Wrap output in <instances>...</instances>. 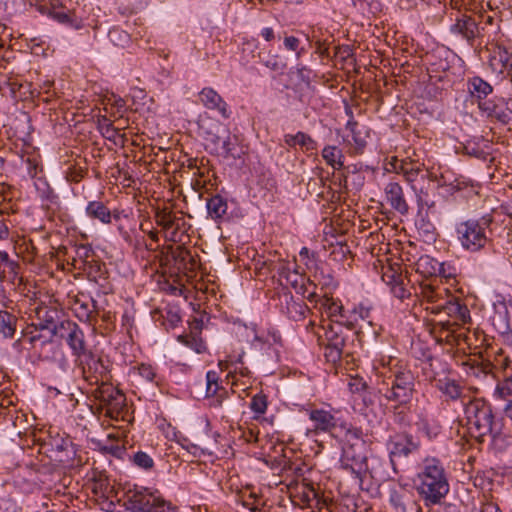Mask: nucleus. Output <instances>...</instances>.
<instances>
[{
	"mask_svg": "<svg viewBox=\"0 0 512 512\" xmlns=\"http://www.w3.org/2000/svg\"><path fill=\"white\" fill-rule=\"evenodd\" d=\"M182 446L193 456L200 457L205 453L204 448H201L200 446L187 442L186 444H182Z\"/></svg>",
	"mask_w": 512,
	"mask_h": 512,
	"instance_id": "nucleus-61",
	"label": "nucleus"
},
{
	"mask_svg": "<svg viewBox=\"0 0 512 512\" xmlns=\"http://www.w3.org/2000/svg\"><path fill=\"white\" fill-rule=\"evenodd\" d=\"M320 306L332 322L337 324L339 327L344 326V324H342V319L347 316V310L344 309L339 300L324 296L320 299Z\"/></svg>",
	"mask_w": 512,
	"mask_h": 512,
	"instance_id": "nucleus-28",
	"label": "nucleus"
},
{
	"mask_svg": "<svg viewBox=\"0 0 512 512\" xmlns=\"http://www.w3.org/2000/svg\"><path fill=\"white\" fill-rule=\"evenodd\" d=\"M340 468L354 475L359 483L363 482L367 474L372 478H375L377 475L374 468L370 469L368 467L366 446L355 448L353 445H343Z\"/></svg>",
	"mask_w": 512,
	"mask_h": 512,
	"instance_id": "nucleus-7",
	"label": "nucleus"
},
{
	"mask_svg": "<svg viewBox=\"0 0 512 512\" xmlns=\"http://www.w3.org/2000/svg\"><path fill=\"white\" fill-rule=\"evenodd\" d=\"M85 213L88 218L97 220L102 224H110L112 222V213L102 201H89L85 208Z\"/></svg>",
	"mask_w": 512,
	"mask_h": 512,
	"instance_id": "nucleus-30",
	"label": "nucleus"
},
{
	"mask_svg": "<svg viewBox=\"0 0 512 512\" xmlns=\"http://www.w3.org/2000/svg\"><path fill=\"white\" fill-rule=\"evenodd\" d=\"M93 395L99 401V408L105 416L118 419L125 409V395L112 384L99 385L93 390Z\"/></svg>",
	"mask_w": 512,
	"mask_h": 512,
	"instance_id": "nucleus-12",
	"label": "nucleus"
},
{
	"mask_svg": "<svg viewBox=\"0 0 512 512\" xmlns=\"http://www.w3.org/2000/svg\"><path fill=\"white\" fill-rule=\"evenodd\" d=\"M340 428L344 431V445H353L355 448L366 446L361 428L352 426L345 422L340 424Z\"/></svg>",
	"mask_w": 512,
	"mask_h": 512,
	"instance_id": "nucleus-39",
	"label": "nucleus"
},
{
	"mask_svg": "<svg viewBox=\"0 0 512 512\" xmlns=\"http://www.w3.org/2000/svg\"><path fill=\"white\" fill-rule=\"evenodd\" d=\"M33 311L37 320L34 325L40 329H49L51 337L54 336V327L59 325L57 321L61 316L59 305L55 301L49 300L48 303H38Z\"/></svg>",
	"mask_w": 512,
	"mask_h": 512,
	"instance_id": "nucleus-19",
	"label": "nucleus"
},
{
	"mask_svg": "<svg viewBox=\"0 0 512 512\" xmlns=\"http://www.w3.org/2000/svg\"><path fill=\"white\" fill-rule=\"evenodd\" d=\"M389 503L394 512H422V507L413 491L404 485H393L389 489Z\"/></svg>",
	"mask_w": 512,
	"mask_h": 512,
	"instance_id": "nucleus-15",
	"label": "nucleus"
},
{
	"mask_svg": "<svg viewBox=\"0 0 512 512\" xmlns=\"http://www.w3.org/2000/svg\"><path fill=\"white\" fill-rule=\"evenodd\" d=\"M511 53L505 47L496 45L492 48L489 57V65L494 72L503 73L506 71Z\"/></svg>",
	"mask_w": 512,
	"mask_h": 512,
	"instance_id": "nucleus-32",
	"label": "nucleus"
},
{
	"mask_svg": "<svg viewBox=\"0 0 512 512\" xmlns=\"http://www.w3.org/2000/svg\"><path fill=\"white\" fill-rule=\"evenodd\" d=\"M443 264L428 255L421 256L416 262V271L424 276H433L441 273Z\"/></svg>",
	"mask_w": 512,
	"mask_h": 512,
	"instance_id": "nucleus-40",
	"label": "nucleus"
},
{
	"mask_svg": "<svg viewBox=\"0 0 512 512\" xmlns=\"http://www.w3.org/2000/svg\"><path fill=\"white\" fill-rule=\"evenodd\" d=\"M385 198L390 206L400 213L406 215L409 211V205L404 197V192L398 182L391 181L384 188Z\"/></svg>",
	"mask_w": 512,
	"mask_h": 512,
	"instance_id": "nucleus-25",
	"label": "nucleus"
},
{
	"mask_svg": "<svg viewBox=\"0 0 512 512\" xmlns=\"http://www.w3.org/2000/svg\"><path fill=\"white\" fill-rule=\"evenodd\" d=\"M31 5H35L41 12L52 11L56 8L58 4V0H28Z\"/></svg>",
	"mask_w": 512,
	"mask_h": 512,
	"instance_id": "nucleus-57",
	"label": "nucleus"
},
{
	"mask_svg": "<svg viewBox=\"0 0 512 512\" xmlns=\"http://www.w3.org/2000/svg\"><path fill=\"white\" fill-rule=\"evenodd\" d=\"M321 155L326 164L335 170H340L344 166V154L342 150L337 146H325L321 152Z\"/></svg>",
	"mask_w": 512,
	"mask_h": 512,
	"instance_id": "nucleus-37",
	"label": "nucleus"
},
{
	"mask_svg": "<svg viewBox=\"0 0 512 512\" xmlns=\"http://www.w3.org/2000/svg\"><path fill=\"white\" fill-rule=\"evenodd\" d=\"M77 367L80 368L83 378L91 385L111 384L110 361L102 357L95 356L91 351L86 353L80 359L75 360Z\"/></svg>",
	"mask_w": 512,
	"mask_h": 512,
	"instance_id": "nucleus-8",
	"label": "nucleus"
},
{
	"mask_svg": "<svg viewBox=\"0 0 512 512\" xmlns=\"http://www.w3.org/2000/svg\"><path fill=\"white\" fill-rule=\"evenodd\" d=\"M133 462L136 466L145 470H150L154 466L152 457L143 451H138L134 454Z\"/></svg>",
	"mask_w": 512,
	"mask_h": 512,
	"instance_id": "nucleus-52",
	"label": "nucleus"
},
{
	"mask_svg": "<svg viewBox=\"0 0 512 512\" xmlns=\"http://www.w3.org/2000/svg\"><path fill=\"white\" fill-rule=\"evenodd\" d=\"M257 58L263 66L279 75L283 74L287 68L284 57L272 50L259 51Z\"/></svg>",
	"mask_w": 512,
	"mask_h": 512,
	"instance_id": "nucleus-29",
	"label": "nucleus"
},
{
	"mask_svg": "<svg viewBox=\"0 0 512 512\" xmlns=\"http://www.w3.org/2000/svg\"><path fill=\"white\" fill-rule=\"evenodd\" d=\"M439 185L446 188V191L450 194H454L468 187V183L463 176H455L448 170L441 173Z\"/></svg>",
	"mask_w": 512,
	"mask_h": 512,
	"instance_id": "nucleus-34",
	"label": "nucleus"
},
{
	"mask_svg": "<svg viewBox=\"0 0 512 512\" xmlns=\"http://www.w3.org/2000/svg\"><path fill=\"white\" fill-rule=\"evenodd\" d=\"M251 411L255 414L254 419H257L261 415L266 413L268 407L267 396L263 392L255 394L249 405Z\"/></svg>",
	"mask_w": 512,
	"mask_h": 512,
	"instance_id": "nucleus-43",
	"label": "nucleus"
},
{
	"mask_svg": "<svg viewBox=\"0 0 512 512\" xmlns=\"http://www.w3.org/2000/svg\"><path fill=\"white\" fill-rule=\"evenodd\" d=\"M491 29L486 26H479L475 16L458 12L454 22L450 25L449 31L453 37L473 45L476 39H484L490 34Z\"/></svg>",
	"mask_w": 512,
	"mask_h": 512,
	"instance_id": "nucleus-11",
	"label": "nucleus"
},
{
	"mask_svg": "<svg viewBox=\"0 0 512 512\" xmlns=\"http://www.w3.org/2000/svg\"><path fill=\"white\" fill-rule=\"evenodd\" d=\"M348 387L352 393H360L367 388V384L360 378H352L348 383Z\"/></svg>",
	"mask_w": 512,
	"mask_h": 512,
	"instance_id": "nucleus-60",
	"label": "nucleus"
},
{
	"mask_svg": "<svg viewBox=\"0 0 512 512\" xmlns=\"http://www.w3.org/2000/svg\"><path fill=\"white\" fill-rule=\"evenodd\" d=\"M260 36L266 41L271 42L275 40L276 34L272 27H264L260 31Z\"/></svg>",
	"mask_w": 512,
	"mask_h": 512,
	"instance_id": "nucleus-63",
	"label": "nucleus"
},
{
	"mask_svg": "<svg viewBox=\"0 0 512 512\" xmlns=\"http://www.w3.org/2000/svg\"><path fill=\"white\" fill-rule=\"evenodd\" d=\"M464 151H465V154L469 155V156H473L477 159H481L483 161H492L493 158L490 156V153L486 150H484L483 148H481L478 144L474 143V142H468L465 146H464Z\"/></svg>",
	"mask_w": 512,
	"mask_h": 512,
	"instance_id": "nucleus-48",
	"label": "nucleus"
},
{
	"mask_svg": "<svg viewBox=\"0 0 512 512\" xmlns=\"http://www.w3.org/2000/svg\"><path fill=\"white\" fill-rule=\"evenodd\" d=\"M109 38L115 45L121 47H124L130 41V37L125 31L116 28L109 31Z\"/></svg>",
	"mask_w": 512,
	"mask_h": 512,
	"instance_id": "nucleus-55",
	"label": "nucleus"
},
{
	"mask_svg": "<svg viewBox=\"0 0 512 512\" xmlns=\"http://www.w3.org/2000/svg\"><path fill=\"white\" fill-rule=\"evenodd\" d=\"M156 500L151 503V507L148 508L147 512H178L177 508L170 502L165 501L159 492L155 495Z\"/></svg>",
	"mask_w": 512,
	"mask_h": 512,
	"instance_id": "nucleus-49",
	"label": "nucleus"
},
{
	"mask_svg": "<svg viewBox=\"0 0 512 512\" xmlns=\"http://www.w3.org/2000/svg\"><path fill=\"white\" fill-rule=\"evenodd\" d=\"M285 144L294 148L296 145L301 146L305 151H314L317 149V142L308 134L299 131L296 134H285Z\"/></svg>",
	"mask_w": 512,
	"mask_h": 512,
	"instance_id": "nucleus-35",
	"label": "nucleus"
},
{
	"mask_svg": "<svg viewBox=\"0 0 512 512\" xmlns=\"http://www.w3.org/2000/svg\"><path fill=\"white\" fill-rule=\"evenodd\" d=\"M382 280L390 288L399 281L406 280V277L391 267L386 268L382 273Z\"/></svg>",
	"mask_w": 512,
	"mask_h": 512,
	"instance_id": "nucleus-54",
	"label": "nucleus"
},
{
	"mask_svg": "<svg viewBox=\"0 0 512 512\" xmlns=\"http://www.w3.org/2000/svg\"><path fill=\"white\" fill-rule=\"evenodd\" d=\"M220 376L219 373L210 370L206 373L205 379L199 381L197 385L200 389L197 390L198 396L203 398H211V406L214 408H225L227 412L231 413L234 411V404L229 401L230 395L228 391L219 384Z\"/></svg>",
	"mask_w": 512,
	"mask_h": 512,
	"instance_id": "nucleus-10",
	"label": "nucleus"
},
{
	"mask_svg": "<svg viewBox=\"0 0 512 512\" xmlns=\"http://www.w3.org/2000/svg\"><path fill=\"white\" fill-rule=\"evenodd\" d=\"M199 101L205 108L218 112L225 119L231 115L228 104L213 88H203L199 92Z\"/></svg>",
	"mask_w": 512,
	"mask_h": 512,
	"instance_id": "nucleus-23",
	"label": "nucleus"
},
{
	"mask_svg": "<svg viewBox=\"0 0 512 512\" xmlns=\"http://www.w3.org/2000/svg\"><path fill=\"white\" fill-rule=\"evenodd\" d=\"M155 222L162 228L166 241L179 242L180 221L182 217H177L170 209H158L154 216Z\"/></svg>",
	"mask_w": 512,
	"mask_h": 512,
	"instance_id": "nucleus-20",
	"label": "nucleus"
},
{
	"mask_svg": "<svg viewBox=\"0 0 512 512\" xmlns=\"http://www.w3.org/2000/svg\"><path fill=\"white\" fill-rule=\"evenodd\" d=\"M370 313L371 310L369 307L360 304L352 310H347V316L342 319V324L348 329H354L359 325L360 321H365L370 325Z\"/></svg>",
	"mask_w": 512,
	"mask_h": 512,
	"instance_id": "nucleus-33",
	"label": "nucleus"
},
{
	"mask_svg": "<svg viewBox=\"0 0 512 512\" xmlns=\"http://www.w3.org/2000/svg\"><path fill=\"white\" fill-rule=\"evenodd\" d=\"M256 499H257V495L254 492H249L248 495H246V493H244L241 496L242 505L244 507L248 508L251 512L258 511V507L255 504Z\"/></svg>",
	"mask_w": 512,
	"mask_h": 512,
	"instance_id": "nucleus-58",
	"label": "nucleus"
},
{
	"mask_svg": "<svg viewBox=\"0 0 512 512\" xmlns=\"http://www.w3.org/2000/svg\"><path fill=\"white\" fill-rule=\"evenodd\" d=\"M392 417L395 424L401 427H409L412 424V403L393 402Z\"/></svg>",
	"mask_w": 512,
	"mask_h": 512,
	"instance_id": "nucleus-36",
	"label": "nucleus"
},
{
	"mask_svg": "<svg viewBox=\"0 0 512 512\" xmlns=\"http://www.w3.org/2000/svg\"><path fill=\"white\" fill-rule=\"evenodd\" d=\"M479 512H502L499 506L492 501L482 502L479 508Z\"/></svg>",
	"mask_w": 512,
	"mask_h": 512,
	"instance_id": "nucleus-62",
	"label": "nucleus"
},
{
	"mask_svg": "<svg viewBox=\"0 0 512 512\" xmlns=\"http://www.w3.org/2000/svg\"><path fill=\"white\" fill-rule=\"evenodd\" d=\"M342 326H338L337 324L332 325L329 324L328 328L325 329V339L327 340V344H333L336 339L339 340V344L345 346V338L341 334Z\"/></svg>",
	"mask_w": 512,
	"mask_h": 512,
	"instance_id": "nucleus-50",
	"label": "nucleus"
},
{
	"mask_svg": "<svg viewBox=\"0 0 512 512\" xmlns=\"http://www.w3.org/2000/svg\"><path fill=\"white\" fill-rule=\"evenodd\" d=\"M300 43L299 38L284 33L283 46L287 51L295 52L297 59H300L305 53V49L300 46Z\"/></svg>",
	"mask_w": 512,
	"mask_h": 512,
	"instance_id": "nucleus-45",
	"label": "nucleus"
},
{
	"mask_svg": "<svg viewBox=\"0 0 512 512\" xmlns=\"http://www.w3.org/2000/svg\"><path fill=\"white\" fill-rule=\"evenodd\" d=\"M71 309L75 316L85 323L92 324L96 322V317L100 314L101 308L97 302L83 292L70 296Z\"/></svg>",
	"mask_w": 512,
	"mask_h": 512,
	"instance_id": "nucleus-17",
	"label": "nucleus"
},
{
	"mask_svg": "<svg viewBox=\"0 0 512 512\" xmlns=\"http://www.w3.org/2000/svg\"><path fill=\"white\" fill-rule=\"evenodd\" d=\"M390 164L394 171L398 174H402L408 183L415 182L424 168L423 163L419 160L411 159V157H406L404 159L394 157Z\"/></svg>",
	"mask_w": 512,
	"mask_h": 512,
	"instance_id": "nucleus-24",
	"label": "nucleus"
},
{
	"mask_svg": "<svg viewBox=\"0 0 512 512\" xmlns=\"http://www.w3.org/2000/svg\"><path fill=\"white\" fill-rule=\"evenodd\" d=\"M346 129L349 130L352 135L353 153L362 154L367 142L365 136L358 130V123L350 119L346 124Z\"/></svg>",
	"mask_w": 512,
	"mask_h": 512,
	"instance_id": "nucleus-42",
	"label": "nucleus"
},
{
	"mask_svg": "<svg viewBox=\"0 0 512 512\" xmlns=\"http://www.w3.org/2000/svg\"><path fill=\"white\" fill-rule=\"evenodd\" d=\"M467 89L471 98L477 102L478 108L483 113L502 122L506 121V113L500 111L494 102L487 100V97L493 92L490 83L479 76H473L467 81Z\"/></svg>",
	"mask_w": 512,
	"mask_h": 512,
	"instance_id": "nucleus-9",
	"label": "nucleus"
},
{
	"mask_svg": "<svg viewBox=\"0 0 512 512\" xmlns=\"http://www.w3.org/2000/svg\"><path fill=\"white\" fill-rule=\"evenodd\" d=\"M313 427L309 430L314 435L331 433L337 427V418L328 410L311 409L308 411Z\"/></svg>",
	"mask_w": 512,
	"mask_h": 512,
	"instance_id": "nucleus-22",
	"label": "nucleus"
},
{
	"mask_svg": "<svg viewBox=\"0 0 512 512\" xmlns=\"http://www.w3.org/2000/svg\"><path fill=\"white\" fill-rule=\"evenodd\" d=\"M17 317L5 310L0 311V336L12 338L16 331Z\"/></svg>",
	"mask_w": 512,
	"mask_h": 512,
	"instance_id": "nucleus-41",
	"label": "nucleus"
},
{
	"mask_svg": "<svg viewBox=\"0 0 512 512\" xmlns=\"http://www.w3.org/2000/svg\"><path fill=\"white\" fill-rule=\"evenodd\" d=\"M383 387L379 389L388 402L412 403L416 394V375L403 360L387 357L381 359Z\"/></svg>",
	"mask_w": 512,
	"mask_h": 512,
	"instance_id": "nucleus-2",
	"label": "nucleus"
},
{
	"mask_svg": "<svg viewBox=\"0 0 512 512\" xmlns=\"http://www.w3.org/2000/svg\"><path fill=\"white\" fill-rule=\"evenodd\" d=\"M435 387L448 399L451 401L461 400L464 403L466 399V395L464 393V388L460 386L455 380L450 378H442L436 380Z\"/></svg>",
	"mask_w": 512,
	"mask_h": 512,
	"instance_id": "nucleus-27",
	"label": "nucleus"
},
{
	"mask_svg": "<svg viewBox=\"0 0 512 512\" xmlns=\"http://www.w3.org/2000/svg\"><path fill=\"white\" fill-rule=\"evenodd\" d=\"M137 374L147 383L154 382L155 371L151 365L140 364L137 367Z\"/></svg>",
	"mask_w": 512,
	"mask_h": 512,
	"instance_id": "nucleus-56",
	"label": "nucleus"
},
{
	"mask_svg": "<svg viewBox=\"0 0 512 512\" xmlns=\"http://www.w3.org/2000/svg\"><path fill=\"white\" fill-rule=\"evenodd\" d=\"M198 135L205 141L206 148L215 155L239 159L244 153L239 137L220 121L200 115L197 121Z\"/></svg>",
	"mask_w": 512,
	"mask_h": 512,
	"instance_id": "nucleus-4",
	"label": "nucleus"
},
{
	"mask_svg": "<svg viewBox=\"0 0 512 512\" xmlns=\"http://www.w3.org/2000/svg\"><path fill=\"white\" fill-rule=\"evenodd\" d=\"M497 392L501 397L512 396V375L497 385Z\"/></svg>",
	"mask_w": 512,
	"mask_h": 512,
	"instance_id": "nucleus-59",
	"label": "nucleus"
},
{
	"mask_svg": "<svg viewBox=\"0 0 512 512\" xmlns=\"http://www.w3.org/2000/svg\"><path fill=\"white\" fill-rule=\"evenodd\" d=\"M339 343L336 339L333 344H326L324 355L328 362L335 364L341 359L344 346Z\"/></svg>",
	"mask_w": 512,
	"mask_h": 512,
	"instance_id": "nucleus-47",
	"label": "nucleus"
},
{
	"mask_svg": "<svg viewBox=\"0 0 512 512\" xmlns=\"http://www.w3.org/2000/svg\"><path fill=\"white\" fill-rule=\"evenodd\" d=\"M178 341L197 353H202L206 349L204 341L194 335H180L178 336Z\"/></svg>",
	"mask_w": 512,
	"mask_h": 512,
	"instance_id": "nucleus-46",
	"label": "nucleus"
},
{
	"mask_svg": "<svg viewBox=\"0 0 512 512\" xmlns=\"http://www.w3.org/2000/svg\"><path fill=\"white\" fill-rule=\"evenodd\" d=\"M392 294L400 300H404L411 296L410 288L408 287V280H402L394 284L390 288Z\"/></svg>",
	"mask_w": 512,
	"mask_h": 512,
	"instance_id": "nucleus-53",
	"label": "nucleus"
},
{
	"mask_svg": "<svg viewBox=\"0 0 512 512\" xmlns=\"http://www.w3.org/2000/svg\"><path fill=\"white\" fill-rule=\"evenodd\" d=\"M492 223L490 215L483 216L480 221L468 220L457 226V238L462 247L468 251L476 252L483 248L487 242L485 229Z\"/></svg>",
	"mask_w": 512,
	"mask_h": 512,
	"instance_id": "nucleus-6",
	"label": "nucleus"
},
{
	"mask_svg": "<svg viewBox=\"0 0 512 512\" xmlns=\"http://www.w3.org/2000/svg\"><path fill=\"white\" fill-rule=\"evenodd\" d=\"M285 313L293 321H301L310 312L309 307L303 301H296L292 295L285 294Z\"/></svg>",
	"mask_w": 512,
	"mask_h": 512,
	"instance_id": "nucleus-31",
	"label": "nucleus"
},
{
	"mask_svg": "<svg viewBox=\"0 0 512 512\" xmlns=\"http://www.w3.org/2000/svg\"><path fill=\"white\" fill-rule=\"evenodd\" d=\"M476 18L478 20L479 26H486L487 29H492L490 30V34L486 35L485 38L490 39L493 35H496L498 33L499 25L495 21L493 16L482 14L477 16Z\"/></svg>",
	"mask_w": 512,
	"mask_h": 512,
	"instance_id": "nucleus-51",
	"label": "nucleus"
},
{
	"mask_svg": "<svg viewBox=\"0 0 512 512\" xmlns=\"http://www.w3.org/2000/svg\"><path fill=\"white\" fill-rule=\"evenodd\" d=\"M54 336H58L66 341L72 354L76 357L75 360L80 359L89 352L86 348L84 332L73 321H61L58 326L54 327Z\"/></svg>",
	"mask_w": 512,
	"mask_h": 512,
	"instance_id": "nucleus-13",
	"label": "nucleus"
},
{
	"mask_svg": "<svg viewBox=\"0 0 512 512\" xmlns=\"http://www.w3.org/2000/svg\"><path fill=\"white\" fill-rule=\"evenodd\" d=\"M419 430L425 433V435L432 439L435 438L442 429V426L439 422L434 420H429L427 418L421 419V421L418 423Z\"/></svg>",
	"mask_w": 512,
	"mask_h": 512,
	"instance_id": "nucleus-44",
	"label": "nucleus"
},
{
	"mask_svg": "<svg viewBox=\"0 0 512 512\" xmlns=\"http://www.w3.org/2000/svg\"><path fill=\"white\" fill-rule=\"evenodd\" d=\"M9 227L3 218L2 215H0V240H6L9 238Z\"/></svg>",
	"mask_w": 512,
	"mask_h": 512,
	"instance_id": "nucleus-64",
	"label": "nucleus"
},
{
	"mask_svg": "<svg viewBox=\"0 0 512 512\" xmlns=\"http://www.w3.org/2000/svg\"><path fill=\"white\" fill-rule=\"evenodd\" d=\"M49 15L58 23L74 30H80L86 26L85 20L75 10H57L54 8Z\"/></svg>",
	"mask_w": 512,
	"mask_h": 512,
	"instance_id": "nucleus-26",
	"label": "nucleus"
},
{
	"mask_svg": "<svg viewBox=\"0 0 512 512\" xmlns=\"http://www.w3.org/2000/svg\"><path fill=\"white\" fill-rule=\"evenodd\" d=\"M227 209V201L221 195H214L207 201L208 215L215 221L222 219L226 215Z\"/></svg>",
	"mask_w": 512,
	"mask_h": 512,
	"instance_id": "nucleus-38",
	"label": "nucleus"
},
{
	"mask_svg": "<svg viewBox=\"0 0 512 512\" xmlns=\"http://www.w3.org/2000/svg\"><path fill=\"white\" fill-rule=\"evenodd\" d=\"M158 491H151L145 487H129L124 491L123 500L124 505L128 510L147 512L151 507V503L156 500L155 495Z\"/></svg>",
	"mask_w": 512,
	"mask_h": 512,
	"instance_id": "nucleus-18",
	"label": "nucleus"
},
{
	"mask_svg": "<svg viewBox=\"0 0 512 512\" xmlns=\"http://www.w3.org/2000/svg\"><path fill=\"white\" fill-rule=\"evenodd\" d=\"M464 413L468 431L478 442H483L485 436L498 433L490 404L482 398L469 399L464 403Z\"/></svg>",
	"mask_w": 512,
	"mask_h": 512,
	"instance_id": "nucleus-5",
	"label": "nucleus"
},
{
	"mask_svg": "<svg viewBox=\"0 0 512 512\" xmlns=\"http://www.w3.org/2000/svg\"><path fill=\"white\" fill-rule=\"evenodd\" d=\"M414 485L427 507L440 505L450 490L445 468L442 462L434 457H427L422 461Z\"/></svg>",
	"mask_w": 512,
	"mask_h": 512,
	"instance_id": "nucleus-3",
	"label": "nucleus"
},
{
	"mask_svg": "<svg viewBox=\"0 0 512 512\" xmlns=\"http://www.w3.org/2000/svg\"><path fill=\"white\" fill-rule=\"evenodd\" d=\"M419 448L420 442L409 433L401 432L390 435L386 442V449L394 472H397L396 458H407L417 452Z\"/></svg>",
	"mask_w": 512,
	"mask_h": 512,
	"instance_id": "nucleus-14",
	"label": "nucleus"
},
{
	"mask_svg": "<svg viewBox=\"0 0 512 512\" xmlns=\"http://www.w3.org/2000/svg\"><path fill=\"white\" fill-rule=\"evenodd\" d=\"M296 503L302 508H310L313 512H324L328 509V502L320 496L319 492L309 484H302L298 487L297 494L295 495Z\"/></svg>",
	"mask_w": 512,
	"mask_h": 512,
	"instance_id": "nucleus-21",
	"label": "nucleus"
},
{
	"mask_svg": "<svg viewBox=\"0 0 512 512\" xmlns=\"http://www.w3.org/2000/svg\"><path fill=\"white\" fill-rule=\"evenodd\" d=\"M29 342L33 348L38 350L39 358L46 361H58L59 367L65 371L68 367V361L60 347L55 344L51 338L43 339L41 334H32L29 336Z\"/></svg>",
	"mask_w": 512,
	"mask_h": 512,
	"instance_id": "nucleus-16",
	"label": "nucleus"
},
{
	"mask_svg": "<svg viewBox=\"0 0 512 512\" xmlns=\"http://www.w3.org/2000/svg\"><path fill=\"white\" fill-rule=\"evenodd\" d=\"M420 295L431 306L433 314H446L450 319L440 320L432 324L431 333L438 342H445L449 345H460L467 337L457 332L459 326H464L471 321L468 307L457 297L452 296L447 288L434 286L432 283L420 284Z\"/></svg>",
	"mask_w": 512,
	"mask_h": 512,
	"instance_id": "nucleus-1",
	"label": "nucleus"
}]
</instances>
